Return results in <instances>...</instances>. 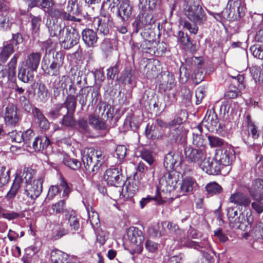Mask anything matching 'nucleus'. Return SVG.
Returning <instances> with one entry per match:
<instances>
[{"label": "nucleus", "mask_w": 263, "mask_h": 263, "mask_svg": "<svg viewBox=\"0 0 263 263\" xmlns=\"http://www.w3.org/2000/svg\"><path fill=\"white\" fill-rule=\"evenodd\" d=\"M13 51V46L11 44H8L4 46L0 53L1 60L5 62Z\"/></svg>", "instance_id": "obj_37"}, {"label": "nucleus", "mask_w": 263, "mask_h": 263, "mask_svg": "<svg viewBox=\"0 0 263 263\" xmlns=\"http://www.w3.org/2000/svg\"><path fill=\"white\" fill-rule=\"evenodd\" d=\"M140 157L149 165H152L154 162L152 153L146 149H143L140 152Z\"/></svg>", "instance_id": "obj_43"}, {"label": "nucleus", "mask_w": 263, "mask_h": 263, "mask_svg": "<svg viewBox=\"0 0 263 263\" xmlns=\"http://www.w3.org/2000/svg\"><path fill=\"white\" fill-rule=\"evenodd\" d=\"M68 255L57 249L50 252V259L52 263H67Z\"/></svg>", "instance_id": "obj_26"}, {"label": "nucleus", "mask_w": 263, "mask_h": 263, "mask_svg": "<svg viewBox=\"0 0 263 263\" xmlns=\"http://www.w3.org/2000/svg\"><path fill=\"white\" fill-rule=\"evenodd\" d=\"M34 174L33 170L26 167L22 175L25 180L23 194L26 196L27 198L32 200L37 198L42 191L43 180L41 178L32 180Z\"/></svg>", "instance_id": "obj_1"}, {"label": "nucleus", "mask_w": 263, "mask_h": 263, "mask_svg": "<svg viewBox=\"0 0 263 263\" xmlns=\"http://www.w3.org/2000/svg\"><path fill=\"white\" fill-rule=\"evenodd\" d=\"M10 179V171L4 166H0V187L6 185Z\"/></svg>", "instance_id": "obj_40"}, {"label": "nucleus", "mask_w": 263, "mask_h": 263, "mask_svg": "<svg viewBox=\"0 0 263 263\" xmlns=\"http://www.w3.org/2000/svg\"><path fill=\"white\" fill-rule=\"evenodd\" d=\"M222 166L220 162L216 161L214 156L213 158H206L201 165V168L209 175H216L220 174Z\"/></svg>", "instance_id": "obj_14"}, {"label": "nucleus", "mask_w": 263, "mask_h": 263, "mask_svg": "<svg viewBox=\"0 0 263 263\" xmlns=\"http://www.w3.org/2000/svg\"><path fill=\"white\" fill-rule=\"evenodd\" d=\"M203 123H206L205 125L207 126H212L216 127L219 125L218 124V119L217 116L216 114L214 111H208L204 117L203 120Z\"/></svg>", "instance_id": "obj_30"}, {"label": "nucleus", "mask_w": 263, "mask_h": 263, "mask_svg": "<svg viewBox=\"0 0 263 263\" xmlns=\"http://www.w3.org/2000/svg\"><path fill=\"white\" fill-rule=\"evenodd\" d=\"M128 235L132 242L140 247V248H141V246L144 240V237L141 231H139L136 228H132L129 229Z\"/></svg>", "instance_id": "obj_25"}, {"label": "nucleus", "mask_w": 263, "mask_h": 263, "mask_svg": "<svg viewBox=\"0 0 263 263\" xmlns=\"http://www.w3.org/2000/svg\"><path fill=\"white\" fill-rule=\"evenodd\" d=\"M104 178L107 184L110 186L121 187L124 183L125 178L119 165L107 169L104 175Z\"/></svg>", "instance_id": "obj_7"}, {"label": "nucleus", "mask_w": 263, "mask_h": 263, "mask_svg": "<svg viewBox=\"0 0 263 263\" xmlns=\"http://www.w3.org/2000/svg\"><path fill=\"white\" fill-rule=\"evenodd\" d=\"M235 158V152L233 147L226 144L217 149L215 153L216 161L220 162L223 166H229Z\"/></svg>", "instance_id": "obj_8"}, {"label": "nucleus", "mask_w": 263, "mask_h": 263, "mask_svg": "<svg viewBox=\"0 0 263 263\" xmlns=\"http://www.w3.org/2000/svg\"><path fill=\"white\" fill-rule=\"evenodd\" d=\"M205 90L203 87H199L197 88L195 91V96L196 98V104H199L201 102L202 100L205 96Z\"/></svg>", "instance_id": "obj_57"}, {"label": "nucleus", "mask_w": 263, "mask_h": 263, "mask_svg": "<svg viewBox=\"0 0 263 263\" xmlns=\"http://www.w3.org/2000/svg\"><path fill=\"white\" fill-rule=\"evenodd\" d=\"M62 124L66 126H73L75 125L76 121L71 115L67 114L64 116Z\"/></svg>", "instance_id": "obj_56"}, {"label": "nucleus", "mask_w": 263, "mask_h": 263, "mask_svg": "<svg viewBox=\"0 0 263 263\" xmlns=\"http://www.w3.org/2000/svg\"><path fill=\"white\" fill-rule=\"evenodd\" d=\"M138 185L136 180L129 182L128 184L123 188V191H126L127 197H132L138 190Z\"/></svg>", "instance_id": "obj_35"}, {"label": "nucleus", "mask_w": 263, "mask_h": 263, "mask_svg": "<svg viewBox=\"0 0 263 263\" xmlns=\"http://www.w3.org/2000/svg\"><path fill=\"white\" fill-rule=\"evenodd\" d=\"M245 8L244 4L239 0H229L227 11H228V17L237 19L244 15Z\"/></svg>", "instance_id": "obj_13"}, {"label": "nucleus", "mask_w": 263, "mask_h": 263, "mask_svg": "<svg viewBox=\"0 0 263 263\" xmlns=\"http://www.w3.org/2000/svg\"><path fill=\"white\" fill-rule=\"evenodd\" d=\"M182 242L185 247L189 248H194L198 250L200 248L205 247V243L204 242L199 243L191 240H188L185 241L182 240Z\"/></svg>", "instance_id": "obj_49"}, {"label": "nucleus", "mask_w": 263, "mask_h": 263, "mask_svg": "<svg viewBox=\"0 0 263 263\" xmlns=\"http://www.w3.org/2000/svg\"><path fill=\"white\" fill-rule=\"evenodd\" d=\"M205 189L210 196L220 194L222 191L221 186L216 182H211L206 184Z\"/></svg>", "instance_id": "obj_34"}, {"label": "nucleus", "mask_w": 263, "mask_h": 263, "mask_svg": "<svg viewBox=\"0 0 263 263\" xmlns=\"http://www.w3.org/2000/svg\"><path fill=\"white\" fill-rule=\"evenodd\" d=\"M11 22L9 20L8 16L6 15H0V29L5 30L9 28Z\"/></svg>", "instance_id": "obj_53"}, {"label": "nucleus", "mask_w": 263, "mask_h": 263, "mask_svg": "<svg viewBox=\"0 0 263 263\" xmlns=\"http://www.w3.org/2000/svg\"><path fill=\"white\" fill-rule=\"evenodd\" d=\"M62 60L61 57L59 59L56 57H52L51 60L47 61L46 58L44 57L42 63V69L45 73L50 76H58L60 73V68L62 66Z\"/></svg>", "instance_id": "obj_10"}, {"label": "nucleus", "mask_w": 263, "mask_h": 263, "mask_svg": "<svg viewBox=\"0 0 263 263\" xmlns=\"http://www.w3.org/2000/svg\"><path fill=\"white\" fill-rule=\"evenodd\" d=\"M255 201L252 203V207L257 213L260 214L263 212V199L259 200H254Z\"/></svg>", "instance_id": "obj_58"}, {"label": "nucleus", "mask_w": 263, "mask_h": 263, "mask_svg": "<svg viewBox=\"0 0 263 263\" xmlns=\"http://www.w3.org/2000/svg\"><path fill=\"white\" fill-rule=\"evenodd\" d=\"M178 159V156L174 152H170L166 155L164 164L166 168H173Z\"/></svg>", "instance_id": "obj_33"}, {"label": "nucleus", "mask_w": 263, "mask_h": 263, "mask_svg": "<svg viewBox=\"0 0 263 263\" xmlns=\"http://www.w3.org/2000/svg\"><path fill=\"white\" fill-rule=\"evenodd\" d=\"M126 147L124 145H119L117 147L116 154L119 160H122L126 155Z\"/></svg>", "instance_id": "obj_60"}, {"label": "nucleus", "mask_w": 263, "mask_h": 263, "mask_svg": "<svg viewBox=\"0 0 263 263\" xmlns=\"http://www.w3.org/2000/svg\"><path fill=\"white\" fill-rule=\"evenodd\" d=\"M34 72L33 70L28 69V68L23 67L19 70L18 78L24 83L32 82L34 79Z\"/></svg>", "instance_id": "obj_28"}, {"label": "nucleus", "mask_w": 263, "mask_h": 263, "mask_svg": "<svg viewBox=\"0 0 263 263\" xmlns=\"http://www.w3.org/2000/svg\"><path fill=\"white\" fill-rule=\"evenodd\" d=\"M67 11L61 13V16L62 18L73 22L80 21V18L76 17V15L79 13L77 4L74 3H69L67 7Z\"/></svg>", "instance_id": "obj_19"}, {"label": "nucleus", "mask_w": 263, "mask_h": 263, "mask_svg": "<svg viewBox=\"0 0 263 263\" xmlns=\"http://www.w3.org/2000/svg\"><path fill=\"white\" fill-rule=\"evenodd\" d=\"M185 16L192 22L196 24L203 23L206 20L205 14L201 6L195 4L189 6L185 9Z\"/></svg>", "instance_id": "obj_9"}, {"label": "nucleus", "mask_w": 263, "mask_h": 263, "mask_svg": "<svg viewBox=\"0 0 263 263\" xmlns=\"http://www.w3.org/2000/svg\"><path fill=\"white\" fill-rule=\"evenodd\" d=\"M187 132L182 127L179 126L172 129L170 132L169 138L172 142L183 143L186 141Z\"/></svg>", "instance_id": "obj_20"}, {"label": "nucleus", "mask_w": 263, "mask_h": 263, "mask_svg": "<svg viewBox=\"0 0 263 263\" xmlns=\"http://www.w3.org/2000/svg\"><path fill=\"white\" fill-rule=\"evenodd\" d=\"M247 118L249 132L251 133L253 138H257L259 135L258 130L254 123L251 121L250 116L248 115Z\"/></svg>", "instance_id": "obj_51"}, {"label": "nucleus", "mask_w": 263, "mask_h": 263, "mask_svg": "<svg viewBox=\"0 0 263 263\" xmlns=\"http://www.w3.org/2000/svg\"><path fill=\"white\" fill-rule=\"evenodd\" d=\"M24 179L22 176H21L18 174L16 175L11 187L7 194V197L8 199L13 198L15 196Z\"/></svg>", "instance_id": "obj_27"}, {"label": "nucleus", "mask_w": 263, "mask_h": 263, "mask_svg": "<svg viewBox=\"0 0 263 263\" xmlns=\"http://www.w3.org/2000/svg\"><path fill=\"white\" fill-rule=\"evenodd\" d=\"M178 41L182 45H186L190 42V37L183 31H179L178 32Z\"/></svg>", "instance_id": "obj_62"}, {"label": "nucleus", "mask_w": 263, "mask_h": 263, "mask_svg": "<svg viewBox=\"0 0 263 263\" xmlns=\"http://www.w3.org/2000/svg\"><path fill=\"white\" fill-rule=\"evenodd\" d=\"M177 183V180L170 173L166 174L159 180V184L157 190L160 194L161 199L163 198L161 194L162 192L164 194H167L173 191Z\"/></svg>", "instance_id": "obj_11"}, {"label": "nucleus", "mask_w": 263, "mask_h": 263, "mask_svg": "<svg viewBox=\"0 0 263 263\" xmlns=\"http://www.w3.org/2000/svg\"><path fill=\"white\" fill-rule=\"evenodd\" d=\"M60 187L63 190L62 197L64 198H67L70 192V189L67 182L62 177L60 178V186L58 185L50 186L48 190L47 198L51 200L58 195L60 192Z\"/></svg>", "instance_id": "obj_16"}, {"label": "nucleus", "mask_w": 263, "mask_h": 263, "mask_svg": "<svg viewBox=\"0 0 263 263\" xmlns=\"http://www.w3.org/2000/svg\"><path fill=\"white\" fill-rule=\"evenodd\" d=\"M31 30L32 34L38 35L42 23V18L40 16H31Z\"/></svg>", "instance_id": "obj_36"}, {"label": "nucleus", "mask_w": 263, "mask_h": 263, "mask_svg": "<svg viewBox=\"0 0 263 263\" xmlns=\"http://www.w3.org/2000/svg\"><path fill=\"white\" fill-rule=\"evenodd\" d=\"M19 55L18 53L15 54L8 65L5 67L0 65V79L7 77L8 80H12L15 77L16 74V65Z\"/></svg>", "instance_id": "obj_17"}, {"label": "nucleus", "mask_w": 263, "mask_h": 263, "mask_svg": "<svg viewBox=\"0 0 263 263\" xmlns=\"http://www.w3.org/2000/svg\"><path fill=\"white\" fill-rule=\"evenodd\" d=\"M82 37L86 46L88 47L96 46L98 38L94 30L90 29H84L82 32Z\"/></svg>", "instance_id": "obj_21"}, {"label": "nucleus", "mask_w": 263, "mask_h": 263, "mask_svg": "<svg viewBox=\"0 0 263 263\" xmlns=\"http://www.w3.org/2000/svg\"><path fill=\"white\" fill-rule=\"evenodd\" d=\"M59 41L64 49H70L77 45L79 41L80 35L76 29L72 27H64L60 32Z\"/></svg>", "instance_id": "obj_5"}, {"label": "nucleus", "mask_w": 263, "mask_h": 263, "mask_svg": "<svg viewBox=\"0 0 263 263\" xmlns=\"http://www.w3.org/2000/svg\"><path fill=\"white\" fill-rule=\"evenodd\" d=\"M229 201L237 205L244 207L248 206L251 203L250 198L240 192L232 194L229 198Z\"/></svg>", "instance_id": "obj_23"}, {"label": "nucleus", "mask_w": 263, "mask_h": 263, "mask_svg": "<svg viewBox=\"0 0 263 263\" xmlns=\"http://www.w3.org/2000/svg\"><path fill=\"white\" fill-rule=\"evenodd\" d=\"M63 107L62 105H58L56 106L54 109L51 110L47 114V116L52 119H55L59 118L62 115L61 112Z\"/></svg>", "instance_id": "obj_54"}, {"label": "nucleus", "mask_w": 263, "mask_h": 263, "mask_svg": "<svg viewBox=\"0 0 263 263\" xmlns=\"http://www.w3.org/2000/svg\"><path fill=\"white\" fill-rule=\"evenodd\" d=\"M67 233L68 231L67 230L55 227V231L51 236V238L54 240H57Z\"/></svg>", "instance_id": "obj_55"}, {"label": "nucleus", "mask_w": 263, "mask_h": 263, "mask_svg": "<svg viewBox=\"0 0 263 263\" xmlns=\"http://www.w3.org/2000/svg\"><path fill=\"white\" fill-rule=\"evenodd\" d=\"M251 197L254 200L263 199V180H255L249 189Z\"/></svg>", "instance_id": "obj_18"}, {"label": "nucleus", "mask_w": 263, "mask_h": 263, "mask_svg": "<svg viewBox=\"0 0 263 263\" xmlns=\"http://www.w3.org/2000/svg\"><path fill=\"white\" fill-rule=\"evenodd\" d=\"M253 55L258 59H263V47H253L251 48Z\"/></svg>", "instance_id": "obj_63"}, {"label": "nucleus", "mask_w": 263, "mask_h": 263, "mask_svg": "<svg viewBox=\"0 0 263 263\" xmlns=\"http://www.w3.org/2000/svg\"><path fill=\"white\" fill-rule=\"evenodd\" d=\"M195 180L192 177H186L183 179L180 186V195L192 191Z\"/></svg>", "instance_id": "obj_29"}, {"label": "nucleus", "mask_w": 263, "mask_h": 263, "mask_svg": "<svg viewBox=\"0 0 263 263\" xmlns=\"http://www.w3.org/2000/svg\"><path fill=\"white\" fill-rule=\"evenodd\" d=\"M82 160L85 169L89 172L97 171L101 166L104 156L100 151L85 148L81 152Z\"/></svg>", "instance_id": "obj_2"}, {"label": "nucleus", "mask_w": 263, "mask_h": 263, "mask_svg": "<svg viewBox=\"0 0 263 263\" xmlns=\"http://www.w3.org/2000/svg\"><path fill=\"white\" fill-rule=\"evenodd\" d=\"M19 101L24 109L27 111H29L30 105L28 99L25 96H22L20 97Z\"/></svg>", "instance_id": "obj_64"}, {"label": "nucleus", "mask_w": 263, "mask_h": 263, "mask_svg": "<svg viewBox=\"0 0 263 263\" xmlns=\"http://www.w3.org/2000/svg\"><path fill=\"white\" fill-rule=\"evenodd\" d=\"M46 26L48 28V31L50 33V35L52 37H58L60 39V32L63 30L61 26L58 24L54 23L51 20L47 21Z\"/></svg>", "instance_id": "obj_32"}, {"label": "nucleus", "mask_w": 263, "mask_h": 263, "mask_svg": "<svg viewBox=\"0 0 263 263\" xmlns=\"http://www.w3.org/2000/svg\"><path fill=\"white\" fill-rule=\"evenodd\" d=\"M193 143L199 148H204L205 140L202 135V127L201 125L193 128Z\"/></svg>", "instance_id": "obj_24"}, {"label": "nucleus", "mask_w": 263, "mask_h": 263, "mask_svg": "<svg viewBox=\"0 0 263 263\" xmlns=\"http://www.w3.org/2000/svg\"><path fill=\"white\" fill-rule=\"evenodd\" d=\"M239 93L240 91L237 88L231 86L225 94V96L230 99H234L236 98L239 95Z\"/></svg>", "instance_id": "obj_61"}, {"label": "nucleus", "mask_w": 263, "mask_h": 263, "mask_svg": "<svg viewBox=\"0 0 263 263\" xmlns=\"http://www.w3.org/2000/svg\"><path fill=\"white\" fill-rule=\"evenodd\" d=\"M8 137L12 142L20 143L23 140V135L22 132L15 130L8 133Z\"/></svg>", "instance_id": "obj_46"}, {"label": "nucleus", "mask_w": 263, "mask_h": 263, "mask_svg": "<svg viewBox=\"0 0 263 263\" xmlns=\"http://www.w3.org/2000/svg\"><path fill=\"white\" fill-rule=\"evenodd\" d=\"M68 77L63 76L58 77L52 83L53 89L58 90L59 88H65L66 86L65 82L68 80Z\"/></svg>", "instance_id": "obj_41"}, {"label": "nucleus", "mask_w": 263, "mask_h": 263, "mask_svg": "<svg viewBox=\"0 0 263 263\" xmlns=\"http://www.w3.org/2000/svg\"><path fill=\"white\" fill-rule=\"evenodd\" d=\"M53 212L57 214H61L64 213L66 211V204L65 200H61L53 204L51 207Z\"/></svg>", "instance_id": "obj_42"}, {"label": "nucleus", "mask_w": 263, "mask_h": 263, "mask_svg": "<svg viewBox=\"0 0 263 263\" xmlns=\"http://www.w3.org/2000/svg\"><path fill=\"white\" fill-rule=\"evenodd\" d=\"M4 120L6 125L8 126H14L18 122L20 117L17 112V108L14 104H9L6 107Z\"/></svg>", "instance_id": "obj_15"}, {"label": "nucleus", "mask_w": 263, "mask_h": 263, "mask_svg": "<svg viewBox=\"0 0 263 263\" xmlns=\"http://www.w3.org/2000/svg\"><path fill=\"white\" fill-rule=\"evenodd\" d=\"M197 24L192 25L190 22L187 21H183L181 23V25L184 28L188 30L191 33L196 34H197L198 28L197 26Z\"/></svg>", "instance_id": "obj_52"}, {"label": "nucleus", "mask_w": 263, "mask_h": 263, "mask_svg": "<svg viewBox=\"0 0 263 263\" xmlns=\"http://www.w3.org/2000/svg\"><path fill=\"white\" fill-rule=\"evenodd\" d=\"M93 25L99 33L106 35L114 26L113 20L109 15H100L95 18Z\"/></svg>", "instance_id": "obj_12"}, {"label": "nucleus", "mask_w": 263, "mask_h": 263, "mask_svg": "<svg viewBox=\"0 0 263 263\" xmlns=\"http://www.w3.org/2000/svg\"><path fill=\"white\" fill-rule=\"evenodd\" d=\"M209 144L211 147H222L223 145V141L219 137L214 136L208 137Z\"/></svg>", "instance_id": "obj_48"}, {"label": "nucleus", "mask_w": 263, "mask_h": 263, "mask_svg": "<svg viewBox=\"0 0 263 263\" xmlns=\"http://www.w3.org/2000/svg\"><path fill=\"white\" fill-rule=\"evenodd\" d=\"M227 216L230 226L235 229L246 230L248 227L251 228L253 222V217L251 211L246 214L238 212L234 208L229 207L227 209Z\"/></svg>", "instance_id": "obj_3"}, {"label": "nucleus", "mask_w": 263, "mask_h": 263, "mask_svg": "<svg viewBox=\"0 0 263 263\" xmlns=\"http://www.w3.org/2000/svg\"><path fill=\"white\" fill-rule=\"evenodd\" d=\"M41 54L37 52H33L28 55L23 67L30 70L36 71L41 60Z\"/></svg>", "instance_id": "obj_22"}, {"label": "nucleus", "mask_w": 263, "mask_h": 263, "mask_svg": "<svg viewBox=\"0 0 263 263\" xmlns=\"http://www.w3.org/2000/svg\"><path fill=\"white\" fill-rule=\"evenodd\" d=\"M89 123L96 129H103L105 127L104 122L94 115L89 116Z\"/></svg>", "instance_id": "obj_38"}, {"label": "nucleus", "mask_w": 263, "mask_h": 263, "mask_svg": "<svg viewBox=\"0 0 263 263\" xmlns=\"http://www.w3.org/2000/svg\"><path fill=\"white\" fill-rule=\"evenodd\" d=\"M138 7L140 11L137 26L139 28L144 27L153 23L151 11L155 8L156 0H138Z\"/></svg>", "instance_id": "obj_4"}, {"label": "nucleus", "mask_w": 263, "mask_h": 263, "mask_svg": "<svg viewBox=\"0 0 263 263\" xmlns=\"http://www.w3.org/2000/svg\"><path fill=\"white\" fill-rule=\"evenodd\" d=\"M23 139L22 141L24 142L27 146L31 147V141L34 137L33 131L31 129H28L23 134Z\"/></svg>", "instance_id": "obj_47"}, {"label": "nucleus", "mask_w": 263, "mask_h": 263, "mask_svg": "<svg viewBox=\"0 0 263 263\" xmlns=\"http://www.w3.org/2000/svg\"><path fill=\"white\" fill-rule=\"evenodd\" d=\"M76 99L75 97L72 96H67L65 104L67 108V111H74L76 107Z\"/></svg>", "instance_id": "obj_45"}, {"label": "nucleus", "mask_w": 263, "mask_h": 263, "mask_svg": "<svg viewBox=\"0 0 263 263\" xmlns=\"http://www.w3.org/2000/svg\"><path fill=\"white\" fill-rule=\"evenodd\" d=\"M184 154L186 161L197 163L201 168V164L206 158L204 148H193L190 146H184Z\"/></svg>", "instance_id": "obj_6"}, {"label": "nucleus", "mask_w": 263, "mask_h": 263, "mask_svg": "<svg viewBox=\"0 0 263 263\" xmlns=\"http://www.w3.org/2000/svg\"><path fill=\"white\" fill-rule=\"evenodd\" d=\"M39 96L42 100H46L49 96L48 89L45 84H40L39 87Z\"/></svg>", "instance_id": "obj_59"}, {"label": "nucleus", "mask_w": 263, "mask_h": 263, "mask_svg": "<svg viewBox=\"0 0 263 263\" xmlns=\"http://www.w3.org/2000/svg\"><path fill=\"white\" fill-rule=\"evenodd\" d=\"M34 110L39 126L44 130H47L49 128V122L39 109L35 108Z\"/></svg>", "instance_id": "obj_31"}, {"label": "nucleus", "mask_w": 263, "mask_h": 263, "mask_svg": "<svg viewBox=\"0 0 263 263\" xmlns=\"http://www.w3.org/2000/svg\"><path fill=\"white\" fill-rule=\"evenodd\" d=\"M67 218L69 226L71 230L77 231L79 229L80 223L78 218L76 216V214L74 212L71 211L67 215Z\"/></svg>", "instance_id": "obj_39"}, {"label": "nucleus", "mask_w": 263, "mask_h": 263, "mask_svg": "<svg viewBox=\"0 0 263 263\" xmlns=\"http://www.w3.org/2000/svg\"><path fill=\"white\" fill-rule=\"evenodd\" d=\"M88 220L93 228L97 226L100 222L98 214L93 211H88Z\"/></svg>", "instance_id": "obj_50"}, {"label": "nucleus", "mask_w": 263, "mask_h": 263, "mask_svg": "<svg viewBox=\"0 0 263 263\" xmlns=\"http://www.w3.org/2000/svg\"><path fill=\"white\" fill-rule=\"evenodd\" d=\"M64 163L73 170H77L81 167V162L75 159L65 158Z\"/></svg>", "instance_id": "obj_44"}]
</instances>
